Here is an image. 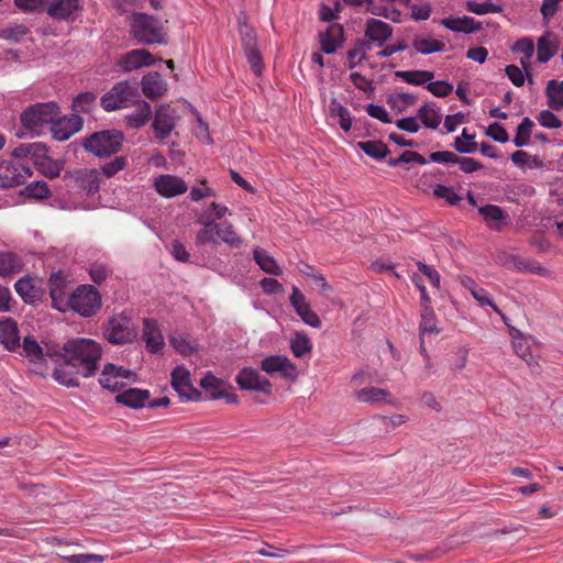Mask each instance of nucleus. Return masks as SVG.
Wrapping results in <instances>:
<instances>
[{"instance_id": "28", "label": "nucleus", "mask_w": 563, "mask_h": 563, "mask_svg": "<svg viewBox=\"0 0 563 563\" xmlns=\"http://www.w3.org/2000/svg\"><path fill=\"white\" fill-rule=\"evenodd\" d=\"M142 90L148 99H156L165 93L167 84L161 74L156 71L148 73L142 78Z\"/></svg>"}, {"instance_id": "18", "label": "nucleus", "mask_w": 563, "mask_h": 563, "mask_svg": "<svg viewBox=\"0 0 563 563\" xmlns=\"http://www.w3.org/2000/svg\"><path fill=\"white\" fill-rule=\"evenodd\" d=\"M429 159L434 163H451L457 164L466 174L482 169L483 165L472 157L459 156L450 151L432 152L429 155Z\"/></svg>"}, {"instance_id": "50", "label": "nucleus", "mask_w": 563, "mask_h": 563, "mask_svg": "<svg viewBox=\"0 0 563 563\" xmlns=\"http://www.w3.org/2000/svg\"><path fill=\"white\" fill-rule=\"evenodd\" d=\"M22 194L29 198L44 199L51 195V191L44 180H37L29 184Z\"/></svg>"}, {"instance_id": "57", "label": "nucleus", "mask_w": 563, "mask_h": 563, "mask_svg": "<svg viewBox=\"0 0 563 563\" xmlns=\"http://www.w3.org/2000/svg\"><path fill=\"white\" fill-rule=\"evenodd\" d=\"M426 88L433 96L439 98H444L453 91V86L445 80L430 81L427 84Z\"/></svg>"}, {"instance_id": "22", "label": "nucleus", "mask_w": 563, "mask_h": 563, "mask_svg": "<svg viewBox=\"0 0 563 563\" xmlns=\"http://www.w3.org/2000/svg\"><path fill=\"white\" fill-rule=\"evenodd\" d=\"M364 35L380 47L391 37L393 27L382 20L371 18L366 21Z\"/></svg>"}, {"instance_id": "19", "label": "nucleus", "mask_w": 563, "mask_h": 563, "mask_svg": "<svg viewBox=\"0 0 563 563\" xmlns=\"http://www.w3.org/2000/svg\"><path fill=\"white\" fill-rule=\"evenodd\" d=\"M289 300L296 312L300 316L301 320L306 324L312 328H319L321 325L320 318L310 308V305L306 300L305 295L296 286L292 287V292L289 297Z\"/></svg>"}, {"instance_id": "2", "label": "nucleus", "mask_w": 563, "mask_h": 563, "mask_svg": "<svg viewBox=\"0 0 563 563\" xmlns=\"http://www.w3.org/2000/svg\"><path fill=\"white\" fill-rule=\"evenodd\" d=\"M130 33L141 44H166L161 22L153 15L133 12L130 18Z\"/></svg>"}, {"instance_id": "42", "label": "nucleus", "mask_w": 563, "mask_h": 563, "mask_svg": "<svg viewBox=\"0 0 563 563\" xmlns=\"http://www.w3.org/2000/svg\"><path fill=\"white\" fill-rule=\"evenodd\" d=\"M416 102V96L408 92L393 93L387 98V104L398 113L406 111L408 107L413 106Z\"/></svg>"}, {"instance_id": "16", "label": "nucleus", "mask_w": 563, "mask_h": 563, "mask_svg": "<svg viewBox=\"0 0 563 563\" xmlns=\"http://www.w3.org/2000/svg\"><path fill=\"white\" fill-rule=\"evenodd\" d=\"M156 59L144 48L132 49L123 54L117 62V66L124 73L139 69L144 66H152Z\"/></svg>"}, {"instance_id": "38", "label": "nucleus", "mask_w": 563, "mask_h": 563, "mask_svg": "<svg viewBox=\"0 0 563 563\" xmlns=\"http://www.w3.org/2000/svg\"><path fill=\"white\" fill-rule=\"evenodd\" d=\"M397 78L415 86H421L434 78V71L430 70H397L395 73Z\"/></svg>"}, {"instance_id": "24", "label": "nucleus", "mask_w": 563, "mask_h": 563, "mask_svg": "<svg viewBox=\"0 0 563 563\" xmlns=\"http://www.w3.org/2000/svg\"><path fill=\"white\" fill-rule=\"evenodd\" d=\"M14 289L25 303L36 305L43 298L44 290L29 276L20 278L14 284Z\"/></svg>"}, {"instance_id": "17", "label": "nucleus", "mask_w": 563, "mask_h": 563, "mask_svg": "<svg viewBox=\"0 0 563 563\" xmlns=\"http://www.w3.org/2000/svg\"><path fill=\"white\" fill-rule=\"evenodd\" d=\"M82 124L84 120L77 113H73L69 117H64L62 119H58L57 117L51 126V132L56 141H66L76 132L80 131Z\"/></svg>"}, {"instance_id": "64", "label": "nucleus", "mask_w": 563, "mask_h": 563, "mask_svg": "<svg viewBox=\"0 0 563 563\" xmlns=\"http://www.w3.org/2000/svg\"><path fill=\"white\" fill-rule=\"evenodd\" d=\"M514 52H520L527 59L531 58L534 54V43L530 37L518 40L511 47Z\"/></svg>"}, {"instance_id": "62", "label": "nucleus", "mask_w": 563, "mask_h": 563, "mask_svg": "<svg viewBox=\"0 0 563 563\" xmlns=\"http://www.w3.org/2000/svg\"><path fill=\"white\" fill-rule=\"evenodd\" d=\"M479 213L487 222H498L504 219V211L495 205H487L479 208Z\"/></svg>"}, {"instance_id": "36", "label": "nucleus", "mask_w": 563, "mask_h": 563, "mask_svg": "<svg viewBox=\"0 0 563 563\" xmlns=\"http://www.w3.org/2000/svg\"><path fill=\"white\" fill-rule=\"evenodd\" d=\"M22 269L21 260L12 252L0 253V276L7 277L20 273Z\"/></svg>"}, {"instance_id": "3", "label": "nucleus", "mask_w": 563, "mask_h": 563, "mask_svg": "<svg viewBox=\"0 0 563 563\" xmlns=\"http://www.w3.org/2000/svg\"><path fill=\"white\" fill-rule=\"evenodd\" d=\"M102 306L98 289L89 284L78 286L66 300L65 311L71 310L84 318L96 316Z\"/></svg>"}, {"instance_id": "59", "label": "nucleus", "mask_w": 563, "mask_h": 563, "mask_svg": "<svg viewBox=\"0 0 563 563\" xmlns=\"http://www.w3.org/2000/svg\"><path fill=\"white\" fill-rule=\"evenodd\" d=\"M539 123L547 129H558L562 121L551 110H542L538 115Z\"/></svg>"}, {"instance_id": "54", "label": "nucleus", "mask_w": 563, "mask_h": 563, "mask_svg": "<svg viewBox=\"0 0 563 563\" xmlns=\"http://www.w3.org/2000/svg\"><path fill=\"white\" fill-rule=\"evenodd\" d=\"M466 9H467V11L475 13V14L499 13L503 11L501 5L495 4V3L488 2V1L483 2V3H478L475 1H467Z\"/></svg>"}, {"instance_id": "34", "label": "nucleus", "mask_w": 563, "mask_h": 563, "mask_svg": "<svg viewBox=\"0 0 563 563\" xmlns=\"http://www.w3.org/2000/svg\"><path fill=\"white\" fill-rule=\"evenodd\" d=\"M555 36L551 32H545L537 43L538 62L547 63L558 53V43Z\"/></svg>"}, {"instance_id": "47", "label": "nucleus", "mask_w": 563, "mask_h": 563, "mask_svg": "<svg viewBox=\"0 0 563 563\" xmlns=\"http://www.w3.org/2000/svg\"><path fill=\"white\" fill-rule=\"evenodd\" d=\"M412 46L418 53H421L423 55L442 52L445 47L443 42L419 36L415 37V40L412 41Z\"/></svg>"}, {"instance_id": "30", "label": "nucleus", "mask_w": 563, "mask_h": 563, "mask_svg": "<svg viewBox=\"0 0 563 563\" xmlns=\"http://www.w3.org/2000/svg\"><path fill=\"white\" fill-rule=\"evenodd\" d=\"M131 374L132 373L129 369H125L123 367H118L112 363H108L107 365H104V367L101 372V375L99 377V383L103 388L109 389L111 391H115L119 388H121L123 386V384H121L119 382H114V384H110V378H118V379L119 378H128Z\"/></svg>"}, {"instance_id": "7", "label": "nucleus", "mask_w": 563, "mask_h": 563, "mask_svg": "<svg viewBox=\"0 0 563 563\" xmlns=\"http://www.w3.org/2000/svg\"><path fill=\"white\" fill-rule=\"evenodd\" d=\"M239 32L244 48L245 56L251 65L255 75L262 74V56L257 48V35L254 29L246 23V16L241 13L238 18Z\"/></svg>"}, {"instance_id": "33", "label": "nucleus", "mask_w": 563, "mask_h": 563, "mask_svg": "<svg viewBox=\"0 0 563 563\" xmlns=\"http://www.w3.org/2000/svg\"><path fill=\"white\" fill-rule=\"evenodd\" d=\"M343 26L340 24L330 25L324 32L320 33L321 49L325 54H333L343 37Z\"/></svg>"}, {"instance_id": "56", "label": "nucleus", "mask_w": 563, "mask_h": 563, "mask_svg": "<svg viewBox=\"0 0 563 563\" xmlns=\"http://www.w3.org/2000/svg\"><path fill=\"white\" fill-rule=\"evenodd\" d=\"M88 273H89V276H90V279L97 284V285H100L101 283H103L109 273H110V269L108 268V266L103 263H92L89 268H88Z\"/></svg>"}, {"instance_id": "25", "label": "nucleus", "mask_w": 563, "mask_h": 563, "mask_svg": "<svg viewBox=\"0 0 563 563\" xmlns=\"http://www.w3.org/2000/svg\"><path fill=\"white\" fill-rule=\"evenodd\" d=\"M172 112V108L167 104H162L156 110L153 129L155 130L156 137L159 140H165L175 128Z\"/></svg>"}, {"instance_id": "60", "label": "nucleus", "mask_w": 563, "mask_h": 563, "mask_svg": "<svg viewBox=\"0 0 563 563\" xmlns=\"http://www.w3.org/2000/svg\"><path fill=\"white\" fill-rule=\"evenodd\" d=\"M486 135L498 143H506L509 140L507 130L498 122H494L488 126Z\"/></svg>"}, {"instance_id": "32", "label": "nucleus", "mask_w": 563, "mask_h": 563, "mask_svg": "<svg viewBox=\"0 0 563 563\" xmlns=\"http://www.w3.org/2000/svg\"><path fill=\"white\" fill-rule=\"evenodd\" d=\"M441 24L451 31L466 34L474 33L482 29L481 22H476L473 18L466 15L463 18H445L441 20Z\"/></svg>"}, {"instance_id": "63", "label": "nucleus", "mask_w": 563, "mask_h": 563, "mask_svg": "<svg viewBox=\"0 0 563 563\" xmlns=\"http://www.w3.org/2000/svg\"><path fill=\"white\" fill-rule=\"evenodd\" d=\"M228 211V208L223 205L212 202L201 214V219L210 220L212 219L214 222L216 220L222 219Z\"/></svg>"}, {"instance_id": "20", "label": "nucleus", "mask_w": 563, "mask_h": 563, "mask_svg": "<svg viewBox=\"0 0 563 563\" xmlns=\"http://www.w3.org/2000/svg\"><path fill=\"white\" fill-rule=\"evenodd\" d=\"M64 178H69L78 189L95 194L99 190V173L97 169H76L66 172Z\"/></svg>"}, {"instance_id": "45", "label": "nucleus", "mask_w": 563, "mask_h": 563, "mask_svg": "<svg viewBox=\"0 0 563 563\" xmlns=\"http://www.w3.org/2000/svg\"><path fill=\"white\" fill-rule=\"evenodd\" d=\"M453 147L460 154L476 152L478 145L475 142V134H470L466 129H463L461 136L455 137Z\"/></svg>"}, {"instance_id": "29", "label": "nucleus", "mask_w": 563, "mask_h": 563, "mask_svg": "<svg viewBox=\"0 0 563 563\" xmlns=\"http://www.w3.org/2000/svg\"><path fill=\"white\" fill-rule=\"evenodd\" d=\"M148 399L150 391L139 388H128L115 396V402L133 409L143 408Z\"/></svg>"}, {"instance_id": "9", "label": "nucleus", "mask_w": 563, "mask_h": 563, "mask_svg": "<svg viewBox=\"0 0 563 563\" xmlns=\"http://www.w3.org/2000/svg\"><path fill=\"white\" fill-rule=\"evenodd\" d=\"M103 335L112 344H125L135 339L136 332L131 324V319L121 313L108 320Z\"/></svg>"}, {"instance_id": "10", "label": "nucleus", "mask_w": 563, "mask_h": 563, "mask_svg": "<svg viewBox=\"0 0 563 563\" xmlns=\"http://www.w3.org/2000/svg\"><path fill=\"white\" fill-rule=\"evenodd\" d=\"M496 263L518 272L532 273L539 276H547L549 271L541 266L537 261L516 256L498 249V252L493 255Z\"/></svg>"}, {"instance_id": "41", "label": "nucleus", "mask_w": 563, "mask_h": 563, "mask_svg": "<svg viewBox=\"0 0 563 563\" xmlns=\"http://www.w3.org/2000/svg\"><path fill=\"white\" fill-rule=\"evenodd\" d=\"M152 115V108L148 102L141 101L135 111L128 117V124L131 128L139 129L143 126Z\"/></svg>"}, {"instance_id": "5", "label": "nucleus", "mask_w": 563, "mask_h": 563, "mask_svg": "<svg viewBox=\"0 0 563 563\" xmlns=\"http://www.w3.org/2000/svg\"><path fill=\"white\" fill-rule=\"evenodd\" d=\"M59 115V107L56 102H43L30 106L20 117L22 126L33 133L41 134L46 125H52L55 119Z\"/></svg>"}, {"instance_id": "52", "label": "nucleus", "mask_w": 563, "mask_h": 563, "mask_svg": "<svg viewBox=\"0 0 563 563\" xmlns=\"http://www.w3.org/2000/svg\"><path fill=\"white\" fill-rule=\"evenodd\" d=\"M401 163H417L419 165H426L428 161L418 152L405 151L399 157L390 158L387 162L390 167H396Z\"/></svg>"}, {"instance_id": "1", "label": "nucleus", "mask_w": 563, "mask_h": 563, "mask_svg": "<svg viewBox=\"0 0 563 563\" xmlns=\"http://www.w3.org/2000/svg\"><path fill=\"white\" fill-rule=\"evenodd\" d=\"M62 351L63 361L53 372L58 384L78 387L80 377L88 378L97 374L102 347L95 340L74 338L64 343Z\"/></svg>"}, {"instance_id": "40", "label": "nucleus", "mask_w": 563, "mask_h": 563, "mask_svg": "<svg viewBox=\"0 0 563 563\" xmlns=\"http://www.w3.org/2000/svg\"><path fill=\"white\" fill-rule=\"evenodd\" d=\"M357 146L369 157L383 159L389 154L387 145L380 140L358 142Z\"/></svg>"}, {"instance_id": "46", "label": "nucleus", "mask_w": 563, "mask_h": 563, "mask_svg": "<svg viewBox=\"0 0 563 563\" xmlns=\"http://www.w3.org/2000/svg\"><path fill=\"white\" fill-rule=\"evenodd\" d=\"M254 260L260 265V267L272 275H279L280 269L276 261L269 256L265 249H255L254 250Z\"/></svg>"}, {"instance_id": "37", "label": "nucleus", "mask_w": 563, "mask_h": 563, "mask_svg": "<svg viewBox=\"0 0 563 563\" xmlns=\"http://www.w3.org/2000/svg\"><path fill=\"white\" fill-rule=\"evenodd\" d=\"M200 386L210 399H222L224 396V382L212 374H207L201 378Z\"/></svg>"}, {"instance_id": "43", "label": "nucleus", "mask_w": 563, "mask_h": 563, "mask_svg": "<svg viewBox=\"0 0 563 563\" xmlns=\"http://www.w3.org/2000/svg\"><path fill=\"white\" fill-rule=\"evenodd\" d=\"M419 330L421 336L427 333L440 332V329L437 327V317L432 307L421 308Z\"/></svg>"}, {"instance_id": "27", "label": "nucleus", "mask_w": 563, "mask_h": 563, "mask_svg": "<svg viewBox=\"0 0 563 563\" xmlns=\"http://www.w3.org/2000/svg\"><path fill=\"white\" fill-rule=\"evenodd\" d=\"M79 10L80 0H52L46 12L55 20H69Z\"/></svg>"}, {"instance_id": "39", "label": "nucleus", "mask_w": 563, "mask_h": 563, "mask_svg": "<svg viewBox=\"0 0 563 563\" xmlns=\"http://www.w3.org/2000/svg\"><path fill=\"white\" fill-rule=\"evenodd\" d=\"M329 114L332 118H339L340 128L347 132L352 128V117L350 111L342 106L335 98H332L329 104Z\"/></svg>"}, {"instance_id": "35", "label": "nucleus", "mask_w": 563, "mask_h": 563, "mask_svg": "<svg viewBox=\"0 0 563 563\" xmlns=\"http://www.w3.org/2000/svg\"><path fill=\"white\" fill-rule=\"evenodd\" d=\"M548 106L554 111L563 110V80L551 79L547 84Z\"/></svg>"}, {"instance_id": "11", "label": "nucleus", "mask_w": 563, "mask_h": 563, "mask_svg": "<svg viewBox=\"0 0 563 563\" xmlns=\"http://www.w3.org/2000/svg\"><path fill=\"white\" fill-rule=\"evenodd\" d=\"M235 382L243 390L261 391L265 395L272 394L271 382L267 378L262 377L255 368H242L236 375Z\"/></svg>"}, {"instance_id": "51", "label": "nucleus", "mask_w": 563, "mask_h": 563, "mask_svg": "<svg viewBox=\"0 0 563 563\" xmlns=\"http://www.w3.org/2000/svg\"><path fill=\"white\" fill-rule=\"evenodd\" d=\"M37 169L48 178H55L59 176L63 164L57 161H53L48 155L44 159L40 161L36 165Z\"/></svg>"}, {"instance_id": "53", "label": "nucleus", "mask_w": 563, "mask_h": 563, "mask_svg": "<svg viewBox=\"0 0 563 563\" xmlns=\"http://www.w3.org/2000/svg\"><path fill=\"white\" fill-rule=\"evenodd\" d=\"M22 349L25 356L33 362L41 361L43 358L42 347L40 346L37 341L31 336L24 338Z\"/></svg>"}, {"instance_id": "21", "label": "nucleus", "mask_w": 563, "mask_h": 563, "mask_svg": "<svg viewBox=\"0 0 563 563\" xmlns=\"http://www.w3.org/2000/svg\"><path fill=\"white\" fill-rule=\"evenodd\" d=\"M155 188L161 196L172 198L185 194L188 186L180 177L167 174L155 179Z\"/></svg>"}, {"instance_id": "15", "label": "nucleus", "mask_w": 563, "mask_h": 563, "mask_svg": "<svg viewBox=\"0 0 563 563\" xmlns=\"http://www.w3.org/2000/svg\"><path fill=\"white\" fill-rule=\"evenodd\" d=\"M31 176L32 169L30 166L18 162L9 163L0 170V187L10 188L20 186Z\"/></svg>"}, {"instance_id": "48", "label": "nucleus", "mask_w": 563, "mask_h": 563, "mask_svg": "<svg viewBox=\"0 0 563 563\" xmlns=\"http://www.w3.org/2000/svg\"><path fill=\"white\" fill-rule=\"evenodd\" d=\"M290 349L296 357H302L310 353L312 344L303 332H297L290 342Z\"/></svg>"}, {"instance_id": "31", "label": "nucleus", "mask_w": 563, "mask_h": 563, "mask_svg": "<svg viewBox=\"0 0 563 563\" xmlns=\"http://www.w3.org/2000/svg\"><path fill=\"white\" fill-rule=\"evenodd\" d=\"M355 398L360 402L365 404H393V397L387 389L378 387H365L360 389Z\"/></svg>"}, {"instance_id": "58", "label": "nucleus", "mask_w": 563, "mask_h": 563, "mask_svg": "<svg viewBox=\"0 0 563 563\" xmlns=\"http://www.w3.org/2000/svg\"><path fill=\"white\" fill-rule=\"evenodd\" d=\"M433 194L438 198H444L451 206L457 205L462 197L457 195L451 187L444 185H437L433 189Z\"/></svg>"}, {"instance_id": "12", "label": "nucleus", "mask_w": 563, "mask_h": 563, "mask_svg": "<svg viewBox=\"0 0 563 563\" xmlns=\"http://www.w3.org/2000/svg\"><path fill=\"white\" fill-rule=\"evenodd\" d=\"M172 387L185 400H198L201 393L191 384L190 373L184 366H177L172 372Z\"/></svg>"}, {"instance_id": "61", "label": "nucleus", "mask_w": 563, "mask_h": 563, "mask_svg": "<svg viewBox=\"0 0 563 563\" xmlns=\"http://www.w3.org/2000/svg\"><path fill=\"white\" fill-rule=\"evenodd\" d=\"M125 167V158L123 156H117L111 162L106 163L101 167V173L110 178L114 176L118 172L122 170Z\"/></svg>"}, {"instance_id": "49", "label": "nucleus", "mask_w": 563, "mask_h": 563, "mask_svg": "<svg viewBox=\"0 0 563 563\" xmlns=\"http://www.w3.org/2000/svg\"><path fill=\"white\" fill-rule=\"evenodd\" d=\"M97 93L92 91L80 92L73 101V108L76 112H90L95 107Z\"/></svg>"}, {"instance_id": "4", "label": "nucleus", "mask_w": 563, "mask_h": 563, "mask_svg": "<svg viewBox=\"0 0 563 563\" xmlns=\"http://www.w3.org/2000/svg\"><path fill=\"white\" fill-rule=\"evenodd\" d=\"M124 135L121 131L111 129L93 132L84 139L82 146L92 155L103 158L121 151Z\"/></svg>"}, {"instance_id": "44", "label": "nucleus", "mask_w": 563, "mask_h": 563, "mask_svg": "<svg viewBox=\"0 0 563 563\" xmlns=\"http://www.w3.org/2000/svg\"><path fill=\"white\" fill-rule=\"evenodd\" d=\"M417 118H419L422 124L429 129H437L441 123V114L429 103H424L418 110Z\"/></svg>"}, {"instance_id": "6", "label": "nucleus", "mask_w": 563, "mask_h": 563, "mask_svg": "<svg viewBox=\"0 0 563 563\" xmlns=\"http://www.w3.org/2000/svg\"><path fill=\"white\" fill-rule=\"evenodd\" d=\"M137 85L124 80L117 82L101 97V106L106 111H114L129 107L139 97Z\"/></svg>"}, {"instance_id": "55", "label": "nucleus", "mask_w": 563, "mask_h": 563, "mask_svg": "<svg viewBox=\"0 0 563 563\" xmlns=\"http://www.w3.org/2000/svg\"><path fill=\"white\" fill-rule=\"evenodd\" d=\"M472 296L481 306L492 307L494 309V311H496L503 318V320L506 322V316L503 313V311L496 305H494V302L492 301V299L489 297V292L486 289L478 286L472 292Z\"/></svg>"}, {"instance_id": "8", "label": "nucleus", "mask_w": 563, "mask_h": 563, "mask_svg": "<svg viewBox=\"0 0 563 563\" xmlns=\"http://www.w3.org/2000/svg\"><path fill=\"white\" fill-rule=\"evenodd\" d=\"M200 222L203 224V228L197 234L200 244H220L223 242L233 245L240 242L231 225L218 224L212 219L205 220L200 218Z\"/></svg>"}, {"instance_id": "23", "label": "nucleus", "mask_w": 563, "mask_h": 563, "mask_svg": "<svg viewBox=\"0 0 563 563\" xmlns=\"http://www.w3.org/2000/svg\"><path fill=\"white\" fill-rule=\"evenodd\" d=\"M143 339L145 341L146 349L151 353H157L165 345L161 328L154 319L145 318L143 320Z\"/></svg>"}, {"instance_id": "26", "label": "nucleus", "mask_w": 563, "mask_h": 563, "mask_svg": "<svg viewBox=\"0 0 563 563\" xmlns=\"http://www.w3.org/2000/svg\"><path fill=\"white\" fill-rule=\"evenodd\" d=\"M0 343L8 351H15L20 347L18 324L11 318H0Z\"/></svg>"}, {"instance_id": "13", "label": "nucleus", "mask_w": 563, "mask_h": 563, "mask_svg": "<svg viewBox=\"0 0 563 563\" xmlns=\"http://www.w3.org/2000/svg\"><path fill=\"white\" fill-rule=\"evenodd\" d=\"M67 283L68 276L62 271L52 273L48 279L52 307L60 312H65L66 300L68 299L66 294Z\"/></svg>"}, {"instance_id": "14", "label": "nucleus", "mask_w": 563, "mask_h": 563, "mask_svg": "<svg viewBox=\"0 0 563 563\" xmlns=\"http://www.w3.org/2000/svg\"><path fill=\"white\" fill-rule=\"evenodd\" d=\"M261 368L269 375L278 373L282 377L290 380L298 375L296 366L283 355H271L263 358Z\"/></svg>"}]
</instances>
